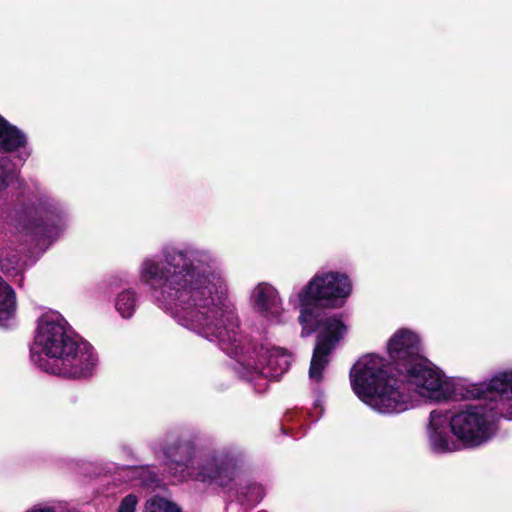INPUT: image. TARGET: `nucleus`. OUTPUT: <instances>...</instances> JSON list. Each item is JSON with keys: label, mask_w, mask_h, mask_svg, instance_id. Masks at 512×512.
<instances>
[{"label": "nucleus", "mask_w": 512, "mask_h": 512, "mask_svg": "<svg viewBox=\"0 0 512 512\" xmlns=\"http://www.w3.org/2000/svg\"><path fill=\"white\" fill-rule=\"evenodd\" d=\"M235 505L233 504H230L228 507H227V512H233V508H234Z\"/></svg>", "instance_id": "5701e85b"}, {"label": "nucleus", "mask_w": 512, "mask_h": 512, "mask_svg": "<svg viewBox=\"0 0 512 512\" xmlns=\"http://www.w3.org/2000/svg\"><path fill=\"white\" fill-rule=\"evenodd\" d=\"M252 307L272 323L285 321V309L279 291L268 282L258 283L250 293Z\"/></svg>", "instance_id": "f8f14e48"}, {"label": "nucleus", "mask_w": 512, "mask_h": 512, "mask_svg": "<svg viewBox=\"0 0 512 512\" xmlns=\"http://www.w3.org/2000/svg\"><path fill=\"white\" fill-rule=\"evenodd\" d=\"M388 363L377 354L360 357L350 370L351 387L357 397L382 414H399L416 407V394L397 373L389 375Z\"/></svg>", "instance_id": "39448f33"}, {"label": "nucleus", "mask_w": 512, "mask_h": 512, "mask_svg": "<svg viewBox=\"0 0 512 512\" xmlns=\"http://www.w3.org/2000/svg\"><path fill=\"white\" fill-rule=\"evenodd\" d=\"M314 406H315L316 409L320 410V414L323 412L322 402H321V399L319 397H317L315 399Z\"/></svg>", "instance_id": "4be33fe9"}, {"label": "nucleus", "mask_w": 512, "mask_h": 512, "mask_svg": "<svg viewBox=\"0 0 512 512\" xmlns=\"http://www.w3.org/2000/svg\"><path fill=\"white\" fill-rule=\"evenodd\" d=\"M464 391H451L441 399H429L434 402L461 401L483 399L485 404H469L458 410L448 409L450 430L459 441L460 449H474L487 443L493 435V420L500 418L493 408L496 402L494 393H485L479 396H468Z\"/></svg>", "instance_id": "0eeeda50"}, {"label": "nucleus", "mask_w": 512, "mask_h": 512, "mask_svg": "<svg viewBox=\"0 0 512 512\" xmlns=\"http://www.w3.org/2000/svg\"><path fill=\"white\" fill-rule=\"evenodd\" d=\"M298 427H302V415L297 411L285 414L282 424L283 432L285 434L297 437V433L294 431L298 429Z\"/></svg>", "instance_id": "f3484780"}, {"label": "nucleus", "mask_w": 512, "mask_h": 512, "mask_svg": "<svg viewBox=\"0 0 512 512\" xmlns=\"http://www.w3.org/2000/svg\"><path fill=\"white\" fill-rule=\"evenodd\" d=\"M140 294L132 287L118 292L113 299V306L117 314L124 320L134 317L140 304Z\"/></svg>", "instance_id": "2eb2a0df"}, {"label": "nucleus", "mask_w": 512, "mask_h": 512, "mask_svg": "<svg viewBox=\"0 0 512 512\" xmlns=\"http://www.w3.org/2000/svg\"><path fill=\"white\" fill-rule=\"evenodd\" d=\"M144 512H181L180 508L170 499L162 496H152L145 503Z\"/></svg>", "instance_id": "dca6fc26"}, {"label": "nucleus", "mask_w": 512, "mask_h": 512, "mask_svg": "<svg viewBox=\"0 0 512 512\" xmlns=\"http://www.w3.org/2000/svg\"><path fill=\"white\" fill-rule=\"evenodd\" d=\"M137 274L160 309L179 325L216 343L257 392L266 391L271 380L289 369L292 359L284 349L239 333L227 275L212 249L196 242L166 243L158 254L142 258Z\"/></svg>", "instance_id": "f257e3e1"}, {"label": "nucleus", "mask_w": 512, "mask_h": 512, "mask_svg": "<svg viewBox=\"0 0 512 512\" xmlns=\"http://www.w3.org/2000/svg\"><path fill=\"white\" fill-rule=\"evenodd\" d=\"M133 477H139L144 486H152L158 482V475L149 468H136L131 470Z\"/></svg>", "instance_id": "a211bd4d"}, {"label": "nucleus", "mask_w": 512, "mask_h": 512, "mask_svg": "<svg viewBox=\"0 0 512 512\" xmlns=\"http://www.w3.org/2000/svg\"><path fill=\"white\" fill-rule=\"evenodd\" d=\"M387 350L395 371L410 391L422 399H441L451 391L466 390L469 381L447 377L422 355L419 336L409 329L397 330L389 339Z\"/></svg>", "instance_id": "20e7f679"}, {"label": "nucleus", "mask_w": 512, "mask_h": 512, "mask_svg": "<svg viewBox=\"0 0 512 512\" xmlns=\"http://www.w3.org/2000/svg\"><path fill=\"white\" fill-rule=\"evenodd\" d=\"M238 458L239 474L231 487L223 488L226 491L235 490V497L241 504L255 505L265 496V490L259 483L242 478V461L240 455L235 452Z\"/></svg>", "instance_id": "4468645a"}, {"label": "nucleus", "mask_w": 512, "mask_h": 512, "mask_svg": "<svg viewBox=\"0 0 512 512\" xmlns=\"http://www.w3.org/2000/svg\"><path fill=\"white\" fill-rule=\"evenodd\" d=\"M67 220L65 206L50 195L42 194L31 205L12 210L5 223L13 233L39 243L56 239L65 230Z\"/></svg>", "instance_id": "6e6552de"}, {"label": "nucleus", "mask_w": 512, "mask_h": 512, "mask_svg": "<svg viewBox=\"0 0 512 512\" xmlns=\"http://www.w3.org/2000/svg\"><path fill=\"white\" fill-rule=\"evenodd\" d=\"M0 252V270L8 276H16L22 272V265L17 254L6 255ZM16 314V296L13 289L0 278V327L12 326Z\"/></svg>", "instance_id": "9b49d317"}, {"label": "nucleus", "mask_w": 512, "mask_h": 512, "mask_svg": "<svg viewBox=\"0 0 512 512\" xmlns=\"http://www.w3.org/2000/svg\"><path fill=\"white\" fill-rule=\"evenodd\" d=\"M353 291L350 276L343 271L321 269L297 293L298 321L301 336L318 332L310 368L309 380L316 393L323 380V372L329 363V355L347 333L342 315L327 311L345 305Z\"/></svg>", "instance_id": "f03ea898"}, {"label": "nucleus", "mask_w": 512, "mask_h": 512, "mask_svg": "<svg viewBox=\"0 0 512 512\" xmlns=\"http://www.w3.org/2000/svg\"><path fill=\"white\" fill-rule=\"evenodd\" d=\"M13 179V170L8 168L5 159L0 157V190L7 188Z\"/></svg>", "instance_id": "6ab92c4d"}, {"label": "nucleus", "mask_w": 512, "mask_h": 512, "mask_svg": "<svg viewBox=\"0 0 512 512\" xmlns=\"http://www.w3.org/2000/svg\"><path fill=\"white\" fill-rule=\"evenodd\" d=\"M466 392L469 396H479L487 393L496 395L493 408L500 418L512 421V366L496 371L483 382H469Z\"/></svg>", "instance_id": "1a4fd4ad"}, {"label": "nucleus", "mask_w": 512, "mask_h": 512, "mask_svg": "<svg viewBox=\"0 0 512 512\" xmlns=\"http://www.w3.org/2000/svg\"><path fill=\"white\" fill-rule=\"evenodd\" d=\"M139 499L135 494H128L119 503L117 512H136Z\"/></svg>", "instance_id": "aec40b11"}, {"label": "nucleus", "mask_w": 512, "mask_h": 512, "mask_svg": "<svg viewBox=\"0 0 512 512\" xmlns=\"http://www.w3.org/2000/svg\"><path fill=\"white\" fill-rule=\"evenodd\" d=\"M159 450L165 458L168 473L177 481L195 479L220 488L231 487L239 474L238 458L230 449L204 453L194 465L196 447L190 440L168 436Z\"/></svg>", "instance_id": "423d86ee"}, {"label": "nucleus", "mask_w": 512, "mask_h": 512, "mask_svg": "<svg viewBox=\"0 0 512 512\" xmlns=\"http://www.w3.org/2000/svg\"><path fill=\"white\" fill-rule=\"evenodd\" d=\"M30 357L41 370L73 379L92 376L99 361L93 346L78 338L67 320L54 310L39 317Z\"/></svg>", "instance_id": "7ed1b4c3"}, {"label": "nucleus", "mask_w": 512, "mask_h": 512, "mask_svg": "<svg viewBox=\"0 0 512 512\" xmlns=\"http://www.w3.org/2000/svg\"><path fill=\"white\" fill-rule=\"evenodd\" d=\"M24 512H57V510L52 504L37 503L26 509Z\"/></svg>", "instance_id": "412c9836"}, {"label": "nucleus", "mask_w": 512, "mask_h": 512, "mask_svg": "<svg viewBox=\"0 0 512 512\" xmlns=\"http://www.w3.org/2000/svg\"><path fill=\"white\" fill-rule=\"evenodd\" d=\"M0 150L4 152H18L21 160H26L31 150L28 148L26 134L18 127L10 124L0 115Z\"/></svg>", "instance_id": "ddd939ff"}, {"label": "nucleus", "mask_w": 512, "mask_h": 512, "mask_svg": "<svg viewBox=\"0 0 512 512\" xmlns=\"http://www.w3.org/2000/svg\"><path fill=\"white\" fill-rule=\"evenodd\" d=\"M449 429L448 409L432 410L426 425L427 445L431 452L442 455L461 450L459 441Z\"/></svg>", "instance_id": "9d476101"}]
</instances>
